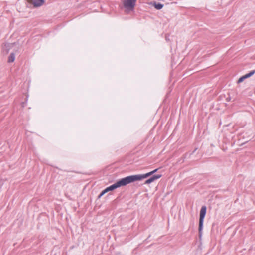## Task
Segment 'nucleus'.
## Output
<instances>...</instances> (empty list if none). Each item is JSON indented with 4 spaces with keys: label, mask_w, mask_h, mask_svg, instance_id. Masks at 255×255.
<instances>
[{
    "label": "nucleus",
    "mask_w": 255,
    "mask_h": 255,
    "mask_svg": "<svg viewBox=\"0 0 255 255\" xmlns=\"http://www.w3.org/2000/svg\"><path fill=\"white\" fill-rule=\"evenodd\" d=\"M15 60V54L13 53H11L8 57V62L9 63L13 62Z\"/></svg>",
    "instance_id": "nucleus-7"
},
{
    "label": "nucleus",
    "mask_w": 255,
    "mask_h": 255,
    "mask_svg": "<svg viewBox=\"0 0 255 255\" xmlns=\"http://www.w3.org/2000/svg\"><path fill=\"white\" fill-rule=\"evenodd\" d=\"M161 177V174H155L152 176L150 178L146 180L145 182V184H150L156 180L159 179Z\"/></svg>",
    "instance_id": "nucleus-5"
},
{
    "label": "nucleus",
    "mask_w": 255,
    "mask_h": 255,
    "mask_svg": "<svg viewBox=\"0 0 255 255\" xmlns=\"http://www.w3.org/2000/svg\"><path fill=\"white\" fill-rule=\"evenodd\" d=\"M166 39L167 40H168V38H167V37H166Z\"/></svg>",
    "instance_id": "nucleus-14"
},
{
    "label": "nucleus",
    "mask_w": 255,
    "mask_h": 255,
    "mask_svg": "<svg viewBox=\"0 0 255 255\" xmlns=\"http://www.w3.org/2000/svg\"><path fill=\"white\" fill-rule=\"evenodd\" d=\"M166 39L167 40H168V38H167V37H166Z\"/></svg>",
    "instance_id": "nucleus-13"
},
{
    "label": "nucleus",
    "mask_w": 255,
    "mask_h": 255,
    "mask_svg": "<svg viewBox=\"0 0 255 255\" xmlns=\"http://www.w3.org/2000/svg\"><path fill=\"white\" fill-rule=\"evenodd\" d=\"M28 2L32 3L34 7L41 6L44 2V0H28Z\"/></svg>",
    "instance_id": "nucleus-6"
},
{
    "label": "nucleus",
    "mask_w": 255,
    "mask_h": 255,
    "mask_svg": "<svg viewBox=\"0 0 255 255\" xmlns=\"http://www.w3.org/2000/svg\"><path fill=\"white\" fill-rule=\"evenodd\" d=\"M246 78V77H245L244 75L242 76V77H241L238 80V83H241Z\"/></svg>",
    "instance_id": "nucleus-11"
},
{
    "label": "nucleus",
    "mask_w": 255,
    "mask_h": 255,
    "mask_svg": "<svg viewBox=\"0 0 255 255\" xmlns=\"http://www.w3.org/2000/svg\"><path fill=\"white\" fill-rule=\"evenodd\" d=\"M137 0H124L123 1V6L125 11L128 12L133 11L136 5Z\"/></svg>",
    "instance_id": "nucleus-3"
},
{
    "label": "nucleus",
    "mask_w": 255,
    "mask_h": 255,
    "mask_svg": "<svg viewBox=\"0 0 255 255\" xmlns=\"http://www.w3.org/2000/svg\"><path fill=\"white\" fill-rule=\"evenodd\" d=\"M154 6L156 9H157L158 10H160L163 8V4L160 3L155 2L154 4Z\"/></svg>",
    "instance_id": "nucleus-8"
},
{
    "label": "nucleus",
    "mask_w": 255,
    "mask_h": 255,
    "mask_svg": "<svg viewBox=\"0 0 255 255\" xmlns=\"http://www.w3.org/2000/svg\"><path fill=\"white\" fill-rule=\"evenodd\" d=\"M207 208L205 206H203L201 207L200 212V218H199V237H201L202 236V231L203 229V221L205 216L206 213Z\"/></svg>",
    "instance_id": "nucleus-2"
},
{
    "label": "nucleus",
    "mask_w": 255,
    "mask_h": 255,
    "mask_svg": "<svg viewBox=\"0 0 255 255\" xmlns=\"http://www.w3.org/2000/svg\"><path fill=\"white\" fill-rule=\"evenodd\" d=\"M130 181L128 176L123 178L121 179L118 181L116 183L110 185V186L106 188L107 191H113L117 188L121 186H126L128 184H130Z\"/></svg>",
    "instance_id": "nucleus-1"
},
{
    "label": "nucleus",
    "mask_w": 255,
    "mask_h": 255,
    "mask_svg": "<svg viewBox=\"0 0 255 255\" xmlns=\"http://www.w3.org/2000/svg\"><path fill=\"white\" fill-rule=\"evenodd\" d=\"M158 170V169H156L153 171H151V172H153V174L155 173V172H157V171Z\"/></svg>",
    "instance_id": "nucleus-12"
},
{
    "label": "nucleus",
    "mask_w": 255,
    "mask_h": 255,
    "mask_svg": "<svg viewBox=\"0 0 255 255\" xmlns=\"http://www.w3.org/2000/svg\"><path fill=\"white\" fill-rule=\"evenodd\" d=\"M153 174V172H149L144 174H138L128 176L130 183H132L136 181H140L143 179L146 178L148 177Z\"/></svg>",
    "instance_id": "nucleus-4"
},
{
    "label": "nucleus",
    "mask_w": 255,
    "mask_h": 255,
    "mask_svg": "<svg viewBox=\"0 0 255 255\" xmlns=\"http://www.w3.org/2000/svg\"><path fill=\"white\" fill-rule=\"evenodd\" d=\"M107 189H105L104 190H103L101 193L99 195L98 198H101L102 196H103L106 193L108 192Z\"/></svg>",
    "instance_id": "nucleus-10"
},
{
    "label": "nucleus",
    "mask_w": 255,
    "mask_h": 255,
    "mask_svg": "<svg viewBox=\"0 0 255 255\" xmlns=\"http://www.w3.org/2000/svg\"><path fill=\"white\" fill-rule=\"evenodd\" d=\"M255 73V70L251 71L249 73L244 75L246 78H248L253 75Z\"/></svg>",
    "instance_id": "nucleus-9"
}]
</instances>
